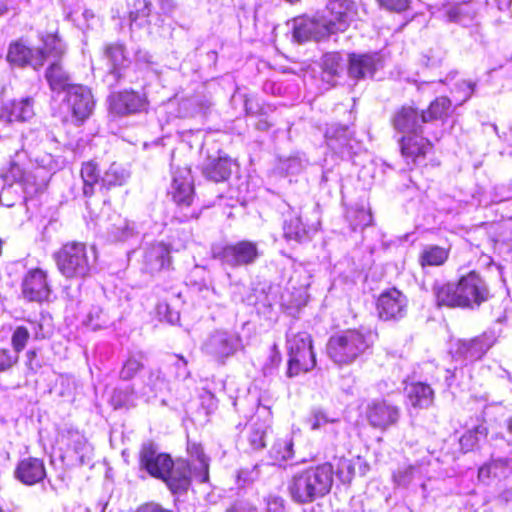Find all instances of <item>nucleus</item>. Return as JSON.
<instances>
[{
  "instance_id": "61",
  "label": "nucleus",
  "mask_w": 512,
  "mask_h": 512,
  "mask_svg": "<svg viewBox=\"0 0 512 512\" xmlns=\"http://www.w3.org/2000/svg\"><path fill=\"white\" fill-rule=\"evenodd\" d=\"M176 357L183 362L184 365H187V360L184 358V356L182 355H176Z\"/></svg>"
},
{
  "instance_id": "37",
  "label": "nucleus",
  "mask_w": 512,
  "mask_h": 512,
  "mask_svg": "<svg viewBox=\"0 0 512 512\" xmlns=\"http://www.w3.org/2000/svg\"><path fill=\"white\" fill-rule=\"evenodd\" d=\"M40 40L42 47H38L37 51H42L44 54L43 65L46 63L48 57L60 59L65 54V47L57 31L41 35Z\"/></svg>"
},
{
  "instance_id": "53",
  "label": "nucleus",
  "mask_w": 512,
  "mask_h": 512,
  "mask_svg": "<svg viewBox=\"0 0 512 512\" xmlns=\"http://www.w3.org/2000/svg\"><path fill=\"white\" fill-rule=\"evenodd\" d=\"M265 110V106L261 104L258 99L253 96H244V111L246 116L257 117L262 115V111Z\"/></svg>"
},
{
  "instance_id": "29",
  "label": "nucleus",
  "mask_w": 512,
  "mask_h": 512,
  "mask_svg": "<svg viewBox=\"0 0 512 512\" xmlns=\"http://www.w3.org/2000/svg\"><path fill=\"white\" fill-rule=\"evenodd\" d=\"M234 161L228 156H218L215 159L210 160L203 167V175L216 183L224 182L229 179L232 173V166Z\"/></svg>"
},
{
  "instance_id": "24",
  "label": "nucleus",
  "mask_w": 512,
  "mask_h": 512,
  "mask_svg": "<svg viewBox=\"0 0 512 512\" xmlns=\"http://www.w3.org/2000/svg\"><path fill=\"white\" fill-rule=\"evenodd\" d=\"M406 401L416 409L429 407L434 401V391L425 382L413 381L404 386Z\"/></svg>"
},
{
  "instance_id": "57",
  "label": "nucleus",
  "mask_w": 512,
  "mask_h": 512,
  "mask_svg": "<svg viewBox=\"0 0 512 512\" xmlns=\"http://www.w3.org/2000/svg\"><path fill=\"white\" fill-rule=\"evenodd\" d=\"M225 512H257V509L249 504L234 502L226 508Z\"/></svg>"
},
{
  "instance_id": "11",
  "label": "nucleus",
  "mask_w": 512,
  "mask_h": 512,
  "mask_svg": "<svg viewBox=\"0 0 512 512\" xmlns=\"http://www.w3.org/2000/svg\"><path fill=\"white\" fill-rule=\"evenodd\" d=\"M139 468L147 472L152 478L161 480L174 466V460L169 453L158 452L157 446L152 442L141 445L138 455Z\"/></svg>"
},
{
  "instance_id": "18",
  "label": "nucleus",
  "mask_w": 512,
  "mask_h": 512,
  "mask_svg": "<svg viewBox=\"0 0 512 512\" xmlns=\"http://www.w3.org/2000/svg\"><path fill=\"white\" fill-rule=\"evenodd\" d=\"M400 152L408 163L418 164L433 151V143L421 132L411 133L400 138Z\"/></svg>"
},
{
  "instance_id": "3",
  "label": "nucleus",
  "mask_w": 512,
  "mask_h": 512,
  "mask_svg": "<svg viewBox=\"0 0 512 512\" xmlns=\"http://www.w3.org/2000/svg\"><path fill=\"white\" fill-rule=\"evenodd\" d=\"M59 273L66 279H84L91 274L92 262L85 242L71 240L53 253Z\"/></svg>"
},
{
  "instance_id": "25",
  "label": "nucleus",
  "mask_w": 512,
  "mask_h": 512,
  "mask_svg": "<svg viewBox=\"0 0 512 512\" xmlns=\"http://www.w3.org/2000/svg\"><path fill=\"white\" fill-rule=\"evenodd\" d=\"M28 325L17 326L11 335V345L16 353L22 352L32 335L34 339H43V327L39 321L27 320Z\"/></svg>"
},
{
  "instance_id": "2",
  "label": "nucleus",
  "mask_w": 512,
  "mask_h": 512,
  "mask_svg": "<svg viewBox=\"0 0 512 512\" xmlns=\"http://www.w3.org/2000/svg\"><path fill=\"white\" fill-rule=\"evenodd\" d=\"M333 482V465L323 462L294 472L287 481V491L294 503L307 505L328 495Z\"/></svg>"
},
{
  "instance_id": "51",
  "label": "nucleus",
  "mask_w": 512,
  "mask_h": 512,
  "mask_svg": "<svg viewBox=\"0 0 512 512\" xmlns=\"http://www.w3.org/2000/svg\"><path fill=\"white\" fill-rule=\"evenodd\" d=\"M376 2L382 9L393 13L405 12L411 5V0H376Z\"/></svg>"
},
{
  "instance_id": "55",
  "label": "nucleus",
  "mask_w": 512,
  "mask_h": 512,
  "mask_svg": "<svg viewBox=\"0 0 512 512\" xmlns=\"http://www.w3.org/2000/svg\"><path fill=\"white\" fill-rule=\"evenodd\" d=\"M26 367L33 373L39 370L42 366L40 360L38 359V354L36 349H30L26 352Z\"/></svg>"
},
{
  "instance_id": "30",
  "label": "nucleus",
  "mask_w": 512,
  "mask_h": 512,
  "mask_svg": "<svg viewBox=\"0 0 512 512\" xmlns=\"http://www.w3.org/2000/svg\"><path fill=\"white\" fill-rule=\"evenodd\" d=\"M145 262L154 272L169 268L172 262L169 245L163 242L151 245L145 254Z\"/></svg>"
},
{
  "instance_id": "42",
  "label": "nucleus",
  "mask_w": 512,
  "mask_h": 512,
  "mask_svg": "<svg viewBox=\"0 0 512 512\" xmlns=\"http://www.w3.org/2000/svg\"><path fill=\"white\" fill-rule=\"evenodd\" d=\"M2 178L10 184L18 183L23 186L24 189H26L30 184V179L25 169L19 163L14 161L10 162Z\"/></svg>"
},
{
  "instance_id": "60",
  "label": "nucleus",
  "mask_w": 512,
  "mask_h": 512,
  "mask_svg": "<svg viewBox=\"0 0 512 512\" xmlns=\"http://www.w3.org/2000/svg\"><path fill=\"white\" fill-rule=\"evenodd\" d=\"M507 430L512 434V417L507 420Z\"/></svg>"
},
{
  "instance_id": "6",
  "label": "nucleus",
  "mask_w": 512,
  "mask_h": 512,
  "mask_svg": "<svg viewBox=\"0 0 512 512\" xmlns=\"http://www.w3.org/2000/svg\"><path fill=\"white\" fill-rule=\"evenodd\" d=\"M316 366V355L312 338L305 332L294 334L288 339L287 376L296 377L310 372Z\"/></svg>"
},
{
  "instance_id": "7",
  "label": "nucleus",
  "mask_w": 512,
  "mask_h": 512,
  "mask_svg": "<svg viewBox=\"0 0 512 512\" xmlns=\"http://www.w3.org/2000/svg\"><path fill=\"white\" fill-rule=\"evenodd\" d=\"M401 415L400 406L384 397L367 402L363 412V417L368 425L380 432H386L396 427L400 422Z\"/></svg>"
},
{
  "instance_id": "23",
  "label": "nucleus",
  "mask_w": 512,
  "mask_h": 512,
  "mask_svg": "<svg viewBox=\"0 0 512 512\" xmlns=\"http://www.w3.org/2000/svg\"><path fill=\"white\" fill-rule=\"evenodd\" d=\"M173 494L186 492L191 485V468L186 460L178 461L161 479Z\"/></svg>"
},
{
  "instance_id": "19",
  "label": "nucleus",
  "mask_w": 512,
  "mask_h": 512,
  "mask_svg": "<svg viewBox=\"0 0 512 512\" xmlns=\"http://www.w3.org/2000/svg\"><path fill=\"white\" fill-rule=\"evenodd\" d=\"M47 476L45 462L38 457L20 459L14 469V477L26 486H34L44 481Z\"/></svg>"
},
{
  "instance_id": "8",
  "label": "nucleus",
  "mask_w": 512,
  "mask_h": 512,
  "mask_svg": "<svg viewBox=\"0 0 512 512\" xmlns=\"http://www.w3.org/2000/svg\"><path fill=\"white\" fill-rule=\"evenodd\" d=\"M322 17L332 34L345 32L358 17V7L353 0H327Z\"/></svg>"
},
{
  "instance_id": "54",
  "label": "nucleus",
  "mask_w": 512,
  "mask_h": 512,
  "mask_svg": "<svg viewBox=\"0 0 512 512\" xmlns=\"http://www.w3.org/2000/svg\"><path fill=\"white\" fill-rule=\"evenodd\" d=\"M135 512H175L166 508L158 502L148 501L139 505Z\"/></svg>"
},
{
  "instance_id": "48",
  "label": "nucleus",
  "mask_w": 512,
  "mask_h": 512,
  "mask_svg": "<svg viewBox=\"0 0 512 512\" xmlns=\"http://www.w3.org/2000/svg\"><path fill=\"white\" fill-rule=\"evenodd\" d=\"M341 60V55L337 52L325 54L322 60L323 72L331 77L339 76L342 69Z\"/></svg>"
},
{
  "instance_id": "9",
  "label": "nucleus",
  "mask_w": 512,
  "mask_h": 512,
  "mask_svg": "<svg viewBox=\"0 0 512 512\" xmlns=\"http://www.w3.org/2000/svg\"><path fill=\"white\" fill-rule=\"evenodd\" d=\"M375 309L382 321H399L408 310V298L396 287L384 289L376 298Z\"/></svg>"
},
{
  "instance_id": "62",
  "label": "nucleus",
  "mask_w": 512,
  "mask_h": 512,
  "mask_svg": "<svg viewBox=\"0 0 512 512\" xmlns=\"http://www.w3.org/2000/svg\"><path fill=\"white\" fill-rule=\"evenodd\" d=\"M0 512H6V511L0 506Z\"/></svg>"
},
{
  "instance_id": "44",
  "label": "nucleus",
  "mask_w": 512,
  "mask_h": 512,
  "mask_svg": "<svg viewBox=\"0 0 512 512\" xmlns=\"http://www.w3.org/2000/svg\"><path fill=\"white\" fill-rule=\"evenodd\" d=\"M61 440L66 448L78 453L84 450L87 445V438L84 433L78 430L68 429L61 434Z\"/></svg>"
},
{
  "instance_id": "31",
  "label": "nucleus",
  "mask_w": 512,
  "mask_h": 512,
  "mask_svg": "<svg viewBox=\"0 0 512 512\" xmlns=\"http://www.w3.org/2000/svg\"><path fill=\"white\" fill-rule=\"evenodd\" d=\"M103 171L95 159L85 161L81 164L80 176L83 181V195L92 197L95 193L96 184H101Z\"/></svg>"
},
{
  "instance_id": "40",
  "label": "nucleus",
  "mask_w": 512,
  "mask_h": 512,
  "mask_svg": "<svg viewBox=\"0 0 512 512\" xmlns=\"http://www.w3.org/2000/svg\"><path fill=\"white\" fill-rule=\"evenodd\" d=\"M246 438L251 451L262 450L267 444V426L257 422L250 423Z\"/></svg>"
},
{
  "instance_id": "5",
  "label": "nucleus",
  "mask_w": 512,
  "mask_h": 512,
  "mask_svg": "<svg viewBox=\"0 0 512 512\" xmlns=\"http://www.w3.org/2000/svg\"><path fill=\"white\" fill-rule=\"evenodd\" d=\"M168 195L175 206L174 218L177 221L183 223L198 218L199 213L192 208L195 199V187L190 171L174 173Z\"/></svg>"
},
{
  "instance_id": "46",
  "label": "nucleus",
  "mask_w": 512,
  "mask_h": 512,
  "mask_svg": "<svg viewBox=\"0 0 512 512\" xmlns=\"http://www.w3.org/2000/svg\"><path fill=\"white\" fill-rule=\"evenodd\" d=\"M124 176L115 164H111L106 170L103 171L101 188L109 190L113 187L121 186L124 183Z\"/></svg>"
},
{
  "instance_id": "38",
  "label": "nucleus",
  "mask_w": 512,
  "mask_h": 512,
  "mask_svg": "<svg viewBox=\"0 0 512 512\" xmlns=\"http://www.w3.org/2000/svg\"><path fill=\"white\" fill-rule=\"evenodd\" d=\"M186 450L191 458L200 463L199 469L195 471V476L200 482H207L209 480V458L206 456L202 444L188 441Z\"/></svg>"
},
{
  "instance_id": "10",
  "label": "nucleus",
  "mask_w": 512,
  "mask_h": 512,
  "mask_svg": "<svg viewBox=\"0 0 512 512\" xmlns=\"http://www.w3.org/2000/svg\"><path fill=\"white\" fill-rule=\"evenodd\" d=\"M64 102L75 125H83L92 115L95 101L90 88L82 84H74L66 92Z\"/></svg>"
},
{
  "instance_id": "33",
  "label": "nucleus",
  "mask_w": 512,
  "mask_h": 512,
  "mask_svg": "<svg viewBox=\"0 0 512 512\" xmlns=\"http://www.w3.org/2000/svg\"><path fill=\"white\" fill-rule=\"evenodd\" d=\"M489 349L485 337L478 336L471 339L459 340L456 343V354L471 360L481 359Z\"/></svg>"
},
{
  "instance_id": "63",
  "label": "nucleus",
  "mask_w": 512,
  "mask_h": 512,
  "mask_svg": "<svg viewBox=\"0 0 512 512\" xmlns=\"http://www.w3.org/2000/svg\"><path fill=\"white\" fill-rule=\"evenodd\" d=\"M509 62L512 64V54H511V57L509 59Z\"/></svg>"
},
{
  "instance_id": "34",
  "label": "nucleus",
  "mask_w": 512,
  "mask_h": 512,
  "mask_svg": "<svg viewBox=\"0 0 512 512\" xmlns=\"http://www.w3.org/2000/svg\"><path fill=\"white\" fill-rule=\"evenodd\" d=\"M283 237L287 241L302 243L310 239L309 229L296 213H289L283 222Z\"/></svg>"
},
{
  "instance_id": "41",
  "label": "nucleus",
  "mask_w": 512,
  "mask_h": 512,
  "mask_svg": "<svg viewBox=\"0 0 512 512\" xmlns=\"http://www.w3.org/2000/svg\"><path fill=\"white\" fill-rule=\"evenodd\" d=\"M339 421L340 418L335 413L319 408L312 411L310 416L307 418L306 423L311 430L316 431L320 430L325 425L335 424Z\"/></svg>"
},
{
  "instance_id": "21",
  "label": "nucleus",
  "mask_w": 512,
  "mask_h": 512,
  "mask_svg": "<svg viewBox=\"0 0 512 512\" xmlns=\"http://www.w3.org/2000/svg\"><path fill=\"white\" fill-rule=\"evenodd\" d=\"M34 98L27 96L5 102L0 111V117L7 122H26L34 117Z\"/></svg>"
},
{
  "instance_id": "22",
  "label": "nucleus",
  "mask_w": 512,
  "mask_h": 512,
  "mask_svg": "<svg viewBox=\"0 0 512 512\" xmlns=\"http://www.w3.org/2000/svg\"><path fill=\"white\" fill-rule=\"evenodd\" d=\"M390 123L392 127L400 132L416 133L422 132V112L411 105H402L392 115Z\"/></svg>"
},
{
  "instance_id": "26",
  "label": "nucleus",
  "mask_w": 512,
  "mask_h": 512,
  "mask_svg": "<svg viewBox=\"0 0 512 512\" xmlns=\"http://www.w3.org/2000/svg\"><path fill=\"white\" fill-rule=\"evenodd\" d=\"M451 253L450 246H440L437 244L425 245L417 256V261L422 269L430 267L444 266L449 260Z\"/></svg>"
},
{
  "instance_id": "1",
  "label": "nucleus",
  "mask_w": 512,
  "mask_h": 512,
  "mask_svg": "<svg viewBox=\"0 0 512 512\" xmlns=\"http://www.w3.org/2000/svg\"><path fill=\"white\" fill-rule=\"evenodd\" d=\"M433 292L437 307L476 310L494 297L481 273L472 269L460 275L456 282L435 283Z\"/></svg>"
},
{
  "instance_id": "50",
  "label": "nucleus",
  "mask_w": 512,
  "mask_h": 512,
  "mask_svg": "<svg viewBox=\"0 0 512 512\" xmlns=\"http://www.w3.org/2000/svg\"><path fill=\"white\" fill-rule=\"evenodd\" d=\"M19 361V355L15 350L0 348V373L10 371Z\"/></svg>"
},
{
  "instance_id": "49",
  "label": "nucleus",
  "mask_w": 512,
  "mask_h": 512,
  "mask_svg": "<svg viewBox=\"0 0 512 512\" xmlns=\"http://www.w3.org/2000/svg\"><path fill=\"white\" fill-rule=\"evenodd\" d=\"M143 369L141 360L135 357H129L122 365L119 372V377L123 381H129L135 378L138 373Z\"/></svg>"
},
{
  "instance_id": "47",
  "label": "nucleus",
  "mask_w": 512,
  "mask_h": 512,
  "mask_svg": "<svg viewBox=\"0 0 512 512\" xmlns=\"http://www.w3.org/2000/svg\"><path fill=\"white\" fill-rule=\"evenodd\" d=\"M109 321V316L99 306H92L86 319V325L93 330H98L106 327Z\"/></svg>"
},
{
  "instance_id": "32",
  "label": "nucleus",
  "mask_w": 512,
  "mask_h": 512,
  "mask_svg": "<svg viewBox=\"0 0 512 512\" xmlns=\"http://www.w3.org/2000/svg\"><path fill=\"white\" fill-rule=\"evenodd\" d=\"M127 17L130 26L141 28L150 24L152 3L150 0H127Z\"/></svg>"
},
{
  "instance_id": "14",
  "label": "nucleus",
  "mask_w": 512,
  "mask_h": 512,
  "mask_svg": "<svg viewBox=\"0 0 512 512\" xmlns=\"http://www.w3.org/2000/svg\"><path fill=\"white\" fill-rule=\"evenodd\" d=\"M43 52L29 46L24 38L12 41L7 50L6 60L19 68L31 67L35 71L43 67Z\"/></svg>"
},
{
  "instance_id": "59",
  "label": "nucleus",
  "mask_w": 512,
  "mask_h": 512,
  "mask_svg": "<svg viewBox=\"0 0 512 512\" xmlns=\"http://www.w3.org/2000/svg\"><path fill=\"white\" fill-rule=\"evenodd\" d=\"M157 3L162 13L165 15L172 13L176 8L174 0H157Z\"/></svg>"
},
{
  "instance_id": "45",
  "label": "nucleus",
  "mask_w": 512,
  "mask_h": 512,
  "mask_svg": "<svg viewBox=\"0 0 512 512\" xmlns=\"http://www.w3.org/2000/svg\"><path fill=\"white\" fill-rule=\"evenodd\" d=\"M509 465L510 460L507 458L491 459L479 467L478 478L485 481L491 477H496L499 469H507Z\"/></svg>"
},
{
  "instance_id": "43",
  "label": "nucleus",
  "mask_w": 512,
  "mask_h": 512,
  "mask_svg": "<svg viewBox=\"0 0 512 512\" xmlns=\"http://www.w3.org/2000/svg\"><path fill=\"white\" fill-rule=\"evenodd\" d=\"M348 220L351 228L354 231L363 230L364 228L370 226L373 221L372 214L369 210L359 207L352 208L348 212Z\"/></svg>"
},
{
  "instance_id": "20",
  "label": "nucleus",
  "mask_w": 512,
  "mask_h": 512,
  "mask_svg": "<svg viewBox=\"0 0 512 512\" xmlns=\"http://www.w3.org/2000/svg\"><path fill=\"white\" fill-rule=\"evenodd\" d=\"M104 59L108 65V73L116 81H121L131 64L129 52L122 43H111L104 47Z\"/></svg>"
},
{
  "instance_id": "4",
  "label": "nucleus",
  "mask_w": 512,
  "mask_h": 512,
  "mask_svg": "<svg viewBox=\"0 0 512 512\" xmlns=\"http://www.w3.org/2000/svg\"><path fill=\"white\" fill-rule=\"evenodd\" d=\"M367 334L361 329L349 328L332 334L327 342L328 356L338 364H350L369 348Z\"/></svg>"
},
{
  "instance_id": "35",
  "label": "nucleus",
  "mask_w": 512,
  "mask_h": 512,
  "mask_svg": "<svg viewBox=\"0 0 512 512\" xmlns=\"http://www.w3.org/2000/svg\"><path fill=\"white\" fill-rule=\"evenodd\" d=\"M294 454V441L293 438L289 436L275 439L268 451L271 463L278 465L292 459Z\"/></svg>"
},
{
  "instance_id": "28",
  "label": "nucleus",
  "mask_w": 512,
  "mask_h": 512,
  "mask_svg": "<svg viewBox=\"0 0 512 512\" xmlns=\"http://www.w3.org/2000/svg\"><path fill=\"white\" fill-rule=\"evenodd\" d=\"M45 79L53 92H67L73 85L70 83V75L64 69L60 59L50 63L45 71Z\"/></svg>"
},
{
  "instance_id": "27",
  "label": "nucleus",
  "mask_w": 512,
  "mask_h": 512,
  "mask_svg": "<svg viewBox=\"0 0 512 512\" xmlns=\"http://www.w3.org/2000/svg\"><path fill=\"white\" fill-rule=\"evenodd\" d=\"M421 112L422 123L446 121L453 114L454 106L447 96H438Z\"/></svg>"
},
{
  "instance_id": "52",
  "label": "nucleus",
  "mask_w": 512,
  "mask_h": 512,
  "mask_svg": "<svg viewBox=\"0 0 512 512\" xmlns=\"http://www.w3.org/2000/svg\"><path fill=\"white\" fill-rule=\"evenodd\" d=\"M133 390L115 389L111 395V404L114 409L128 407L131 403Z\"/></svg>"
},
{
  "instance_id": "17",
  "label": "nucleus",
  "mask_w": 512,
  "mask_h": 512,
  "mask_svg": "<svg viewBox=\"0 0 512 512\" xmlns=\"http://www.w3.org/2000/svg\"><path fill=\"white\" fill-rule=\"evenodd\" d=\"M381 64L378 52L348 54L347 73L350 78L359 81L367 77H373Z\"/></svg>"
},
{
  "instance_id": "56",
  "label": "nucleus",
  "mask_w": 512,
  "mask_h": 512,
  "mask_svg": "<svg viewBox=\"0 0 512 512\" xmlns=\"http://www.w3.org/2000/svg\"><path fill=\"white\" fill-rule=\"evenodd\" d=\"M282 362L281 352L276 344H273L270 348L269 362L265 365L267 368L278 367Z\"/></svg>"
},
{
  "instance_id": "39",
  "label": "nucleus",
  "mask_w": 512,
  "mask_h": 512,
  "mask_svg": "<svg viewBox=\"0 0 512 512\" xmlns=\"http://www.w3.org/2000/svg\"><path fill=\"white\" fill-rule=\"evenodd\" d=\"M445 15L450 21L465 23L474 19L476 10L471 2L464 1L447 7Z\"/></svg>"
},
{
  "instance_id": "16",
  "label": "nucleus",
  "mask_w": 512,
  "mask_h": 512,
  "mask_svg": "<svg viewBox=\"0 0 512 512\" xmlns=\"http://www.w3.org/2000/svg\"><path fill=\"white\" fill-rule=\"evenodd\" d=\"M332 33L327 27L323 17L301 16L295 19L293 27V38L298 43L310 40L319 41L327 38Z\"/></svg>"
},
{
  "instance_id": "12",
  "label": "nucleus",
  "mask_w": 512,
  "mask_h": 512,
  "mask_svg": "<svg viewBox=\"0 0 512 512\" xmlns=\"http://www.w3.org/2000/svg\"><path fill=\"white\" fill-rule=\"evenodd\" d=\"M109 111L116 116H127L147 110L149 101L144 92L132 88L112 93L108 98Z\"/></svg>"
},
{
  "instance_id": "13",
  "label": "nucleus",
  "mask_w": 512,
  "mask_h": 512,
  "mask_svg": "<svg viewBox=\"0 0 512 512\" xmlns=\"http://www.w3.org/2000/svg\"><path fill=\"white\" fill-rule=\"evenodd\" d=\"M52 292L47 270L40 267L29 269L21 282L22 296L29 302L47 301Z\"/></svg>"
},
{
  "instance_id": "58",
  "label": "nucleus",
  "mask_w": 512,
  "mask_h": 512,
  "mask_svg": "<svg viewBox=\"0 0 512 512\" xmlns=\"http://www.w3.org/2000/svg\"><path fill=\"white\" fill-rule=\"evenodd\" d=\"M256 119L255 128L260 131H267L272 126L266 110H263L262 115L257 116Z\"/></svg>"
},
{
  "instance_id": "36",
  "label": "nucleus",
  "mask_w": 512,
  "mask_h": 512,
  "mask_svg": "<svg viewBox=\"0 0 512 512\" xmlns=\"http://www.w3.org/2000/svg\"><path fill=\"white\" fill-rule=\"evenodd\" d=\"M488 428L484 424H478L471 429L466 430L459 438V447L461 452L469 453L479 448L480 441L488 436Z\"/></svg>"
},
{
  "instance_id": "15",
  "label": "nucleus",
  "mask_w": 512,
  "mask_h": 512,
  "mask_svg": "<svg viewBox=\"0 0 512 512\" xmlns=\"http://www.w3.org/2000/svg\"><path fill=\"white\" fill-rule=\"evenodd\" d=\"M260 256L258 245L254 241L241 240L222 249V257L231 267L252 265Z\"/></svg>"
}]
</instances>
